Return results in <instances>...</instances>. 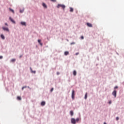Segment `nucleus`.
<instances>
[{
    "mask_svg": "<svg viewBox=\"0 0 124 124\" xmlns=\"http://www.w3.org/2000/svg\"><path fill=\"white\" fill-rule=\"evenodd\" d=\"M3 57L2 56H0V60H1Z\"/></svg>",
    "mask_w": 124,
    "mask_h": 124,
    "instance_id": "nucleus-29",
    "label": "nucleus"
},
{
    "mask_svg": "<svg viewBox=\"0 0 124 124\" xmlns=\"http://www.w3.org/2000/svg\"><path fill=\"white\" fill-rule=\"evenodd\" d=\"M53 91H54V88H52L50 90V92L52 93V92H53Z\"/></svg>",
    "mask_w": 124,
    "mask_h": 124,
    "instance_id": "nucleus-26",
    "label": "nucleus"
},
{
    "mask_svg": "<svg viewBox=\"0 0 124 124\" xmlns=\"http://www.w3.org/2000/svg\"><path fill=\"white\" fill-rule=\"evenodd\" d=\"M23 88H24V89H26V88H27V86H23Z\"/></svg>",
    "mask_w": 124,
    "mask_h": 124,
    "instance_id": "nucleus-36",
    "label": "nucleus"
},
{
    "mask_svg": "<svg viewBox=\"0 0 124 124\" xmlns=\"http://www.w3.org/2000/svg\"><path fill=\"white\" fill-rule=\"evenodd\" d=\"M88 98V93H85V96H84V99H87Z\"/></svg>",
    "mask_w": 124,
    "mask_h": 124,
    "instance_id": "nucleus-19",
    "label": "nucleus"
},
{
    "mask_svg": "<svg viewBox=\"0 0 124 124\" xmlns=\"http://www.w3.org/2000/svg\"><path fill=\"white\" fill-rule=\"evenodd\" d=\"M27 88H28V89H31V88H30V86H28Z\"/></svg>",
    "mask_w": 124,
    "mask_h": 124,
    "instance_id": "nucleus-38",
    "label": "nucleus"
},
{
    "mask_svg": "<svg viewBox=\"0 0 124 124\" xmlns=\"http://www.w3.org/2000/svg\"><path fill=\"white\" fill-rule=\"evenodd\" d=\"M0 37L3 39V40H4L5 39V37L4 36V34H1L0 35Z\"/></svg>",
    "mask_w": 124,
    "mask_h": 124,
    "instance_id": "nucleus-11",
    "label": "nucleus"
},
{
    "mask_svg": "<svg viewBox=\"0 0 124 124\" xmlns=\"http://www.w3.org/2000/svg\"><path fill=\"white\" fill-rule=\"evenodd\" d=\"M25 11V8H23L22 10H20V13H24V11Z\"/></svg>",
    "mask_w": 124,
    "mask_h": 124,
    "instance_id": "nucleus-18",
    "label": "nucleus"
},
{
    "mask_svg": "<svg viewBox=\"0 0 124 124\" xmlns=\"http://www.w3.org/2000/svg\"><path fill=\"white\" fill-rule=\"evenodd\" d=\"M80 38H81V39H84V36H81L80 37Z\"/></svg>",
    "mask_w": 124,
    "mask_h": 124,
    "instance_id": "nucleus-31",
    "label": "nucleus"
},
{
    "mask_svg": "<svg viewBox=\"0 0 124 124\" xmlns=\"http://www.w3.org/2000/svg\"><path fill=\"white\" fill-rule=\"evenodd\" d=\"M58 8H60V7H62L63 10L65 9V5L64 4H58L57 6Z\"/></svg>",
    "mask_w": 124,
    "mask_h": 124,
    "instance_id": "nucleus-1",
    "label": "nucleus"
},
{
    "mask_svg": "<svg viewBox=\"0 0 124 124\" xmlns=\"http://www.w3.org/2000/svg\"><path fill=\"white\" fill-rule=\"evenodd\" d=\"M71 123L72 124H76V120L75 119V118H71Z\"/></svg>",
    "mask_w": 124,
    "mask_h": 124,
    "instance_id": "nucleus-4",
    "label": "nucleus"
},
{
    "mask_svg": "<svg viewBox=\"0 0 124 124\" xmlns=\"http://www.w3.org/2000/svg\"><path fill=\"white\" fill-rule=\"evenodd\" d=\"M20 24L22 26H25V27L27 26V23L25 21H21Z\"/></svg>",
    "mask_w": 124,
    "mask_h": 124,
    "instance_id": "nucleus-7",
    "label": "nucleus"
},
{
    "mask_svg": "<svg viewBox=\"0 0 124 124\" xmlns=\"http://www.w3.org/2000/svg\"><path fill=\"white\" fill-rule=\"evenodd\" d=\"M45 104H46V102H45V101H43L41 103V106H45Z\"/></svg>",
    "mask_w": 124,
    "mask_h": 124,
    "instance_id": "nucleus-9",
    "label": "nucleus"
},
{
    "mask_svg": "<svg viewBox=\"0 0 124 124\" xmlns=\"http://www.w3.org/2000/svg\"><path fill=\"white\" fill-rule=\"evenodd\" d=\"M5 26H7V27H8V24H7V23H5Z\"/></svg>",
    "mask_w": 124,
    "mask_h": 124,
    "instance_id": "nucleus-28",
    "label": "nucleus"
},
{
    "mask_svg": "<svg viewBox=\"0 0 124 124\" xmlns=\"http://www.w3.org/2000/svg\"><path fill=\"white\" fill-rule=\"evenodd\" d=\"M79 55V52L76 53V56H78Z\"/></svg>",
    "mask_w": 124,
    "mask_h": 124,
    "instance_id": "nucleus-32",
    "label": "nucleus"
},
{
    "mask_svg": "<svg viewBox=\"0 0 124 124\" xmlns=\"http://www.w3.org/2000/svg\"><path fill=\"white\" fill-rule=\"evenodd\" d=\"M9 10L10 11H11V12H12V13H13L14 14L15 13L14 10L11 9V8H9Z\"/></svg>",
    "mask_w": 124,
    "mask_h": 124,
    "instance_id": "nucleus-17",
    "label": "nucleus"
},
{
    "mask_svg": "<svg viewBox=\"0 0 124 124\" xmlns=\"http://www.w3.org/2000/svg\"><path fill=\"white\" fill-rule=\"evenodd\" d=\"M22 55H20L19 56V59H21V58H22Z\"/></svg>",
    "mask_w": 124,
    "mask_h": 124,
    "instance_id": "nucleus-35",
    "label": "nucleus"
},
{
    "mask_svg": "<svg viewBox=\"0 0 124 124\" xmlns=\"http://www.w3.org/2000/svg\"><path fill=\"white\" fill-rule=\"evenodd\" d=\"M51 1H52V2H56L57 1V0H50Z\"/></svg>",
    "mask_w": 124,
    "mask_h": 124,
    "instance_id": "nucleus-24",
    "label": "nucleus"
},
{
    "mask_svg": "<svg viewBox=\"0 0 124 124\" xmlns=\"http://www.w3.org/2000/svg\"><path fill=\"white\" fill-rule=\"evenodd\" d=\"M119 117H117L116 118V121H119Z\"/></svg>",
    "mask_w": 124,
    "mask_h": 124,
    "instance_id": "nucleus-30",
    "label": "nucleus"
},
{
    "mask_svg": "<svg viewBox=\"0 0 124 124\" xmlns=\"http://www.w3.org/2000/svg\"><path fill=\"white\" fill-rule=\"evenodd\" d=\"M38 42L40 44V45H41V46H42V45H43V44L42 43H41V39H38Z\"/></svg>",
    "mask_w": 124,
    "mask_h": 124,
    "instance_id": "nucleus-10",
    "label": "nucleus"
},
{
    "mask_svg": "<svg viewBox=\"0 0 124 124\" xmlns=\"http://www.w3.org/2000/svg\"><path fill=\"white\" fill-rule=\"evenodd\" d=\"M104 124H107V123H106V122H104Z\"/></svg>",
    "mask_w": 124,
    "mask_h": 124,
    "instance_id": "nucleus-39",
    "label": "nucleus"
},
{
    "mask_svg": "<svg viewBox=\"0 0 124 124\" xmlns=\"http://www.w3.org/2000/svg\"><path fill=\"white\" fill-rule=\"evenodd\" d=\"M71 96L72 99L74 100V99H75V91H74V90H72Z\"/></svg>",
    "mask_w": 124,
    "mask_h": 124,
    "instance_id": "nucleus-2",
    "label": "nucleus"
},
{
    "mask_svg": "<svg viewBox=\"0 0 124 124\" xmlns=\"http://www.w3.org/2000/svg\"><path fill=\"white\" fill-rule=\"evenodd\" d=\"M9 20L10 21H11V22H12V23H13V24H16V22L15 21V20H14V19H13V18H12L11 16L9 17Z\"/></svg>",
    "mask_w": 124,
    "mask_h": 124,
    "instance_id": "nucleus-6",
    "label": "nucleus"
},
{
    "mask_svg": "<svg viewBox=\"0 0 124 124\" xmlns=\"http://www.w3.org/2000/svg\"><path fill=\"white\" fill-rule=\"evenodd\" d=\"M67 41H68V39H67Z\"/></svg>",
    "mask_w": 124,
    "mask_h": 124,
    "instance_id": "nucleus-41",
    "label": "nucleus"
},
{
    "mask_svg": "<svg viewBox=\"0 0 124 124\" xmlns=\"http://www.w3.org/2000/svg\"><path fill=\"white\" fill-rule=\"evenodd\" d=\"M74 9L72 7H70V12H73Z\"/></svg>",
    "mask_w": 124,
    "mask_h": 124,
    "instance_id": "nucleus-20",
    "label": "nucleus"
},
{
    "mask_svg": "<svg viewBox=\"0 0 124 124\" xmlns=\"http://www.w3.org/2000/svg\"><path fill=\"white\" fill-rule=\"evenodd\" d=\"M87 26L88 27H89V28H93V24L90 23H87Z\"/></svg>",
    "mask_w": 124,
    "mask_h": 124,
    "instance_id": "nucleus-8",
    "label": "nucleus"
},
{
    "mask_svg": "<svg viewBox=\"0 0 124 124\" xmlns=\"http://www.w3.org/2000/svg\"><path fill=\"white\" fill-rule=\"evenodd\" d=\"M122 84L124 86V81L123 82Z\"/></svg>",
    "mask_w": 124,
    "mask_h": 124,
    "instance_id": "nucleus-40",
    "label": "nucleus"
},
{
    "mask_svg": "<svg viewBox=\"0 0 124 124\" xmlns=\"http://www.w3.org/2000/svg\"><path fill=\"white\" fill-rule=\"evenodd\" d=\"M74 44H75V42H72V43H71V44H70L71 45H74Z\"/></svg>",
    "mask_w": 124,
    "mask_h": 124,
    "instance_id": "nucleus-25",
    "label": "nucleus"
},
{
    "mask_svg": "<svg viewBox=\"0 0 124 124\" xmlns=\"http://www.w3.org/2000/svg\"><path fill=\"white\" fill-rule=\"evenodd\" d=\"M64 54L65 56H67L68 55H69V52H68V51H65Z\"/></svg>",
    "mask_w": 124,
    "mask_h": 124,
    "instance_id": "nucleus-16",
    "label": "nucleus"
},
{
    "mask_svg": "<svg viewBox=\"0 0 124 124\" xmlns=\"http://www.w3.org/2000/svg\"><path fill=\"white\" fill-rule=\"evenodd\" d=\"M16 61V59H13L11 60V62H15Z\"/></svg>",
    "mask_w": 124,
    "mask_h": 124,
    "instance_id": "nucleus-22",
    "label": "nucleus"
},
{
    "mask_svg": "<svg viewBox=\"0 0 124 124\" xmlns=\"http://www.w3.org/2000/svg\"><path fill=\"white\" fill-rule=\"evenodd\" d=\"M73 74L74 76H76V75H77V72L76 71V70H74Z\"/></svg>",
    "mask_w": 124,
    "mask_h": 124,
    "instance_id": "nucleus-14",
    "label": "nucleus"
},
{
    "mask_svg": "<svg viewBox=\"0 0 124 124\" xmlns=\"http://www.w3.org/2000/svg\"><path fill=\"white\" fill-rule=\"evenodd\" d=\"M118 88H119V87L116 86L114 87V89L116 90V89H118Z\"/></svg>",
    "mask_w": 124,
    "mask_h": 124,
    "instance_id": "nucleus-27",
    "label": "nucleus"
},
{
    "mask_svg": "<svg viewBox=\"0 0 124 124\" xmlns=\"http://www.w3.org/2000/svg\"><path fill=\"white\" fill-rule=\"evenodd\" d=\"M109 104H111V103H112V102H111V101H110L109 102H108Z\"/></svg>",
    "mask_w": 124,
    "mask_h": 124,
    "instance_id": "nucleus-34",
    "label": "nucleus"
},
{
    "mask_svg": "<svg viewBox=\"0 0 124 124\" xmlns=\"http://www.w3.org/2000/svg\"><path fill=\"white\" fill-rule=\"evenodd\" d=\"M2 29L3 31H4L9 32V29H8V28H7V27H2Z\"/></svg>",
    "mask_w": 124,
    "mask_h": 124,
    "instance_id": "nucleus-5",
    "label": "nucleus"
},
{
    "mask_svg": "<svg viewBox=\"0 0 124 124\" xmlns=\"http://www.w3.org/2000/svg\"><path fill=\"white\" fill-rule=\"evenodd\" d=\"M70 115L72 117L74 115V112H73V110H71L70 111Z\"/></svg>",
    "mask_w": 124,
    "mask_h": 124,
    "instance_id": "nucleus-13",
    "label": "nucleus"
},
{
    "mask_svg": "<svg viewBox=\"0 0 124 124\" xmlns=\"http://www.w3.org/2000/svg\"><path fill=\"white\" fill-rule=\"evenodd\" d=\"M42 6H43V7H44V8H47V5H46L45 3L43 2L42 3Z\"/></svg>",
    "mask_w": 124,
    "mask_h": 124,
    "instance_id": "nucleus-12",
    "label": "nucleus"
},
{
    "mask_svg": "<svg viewBox=\"0 0 124 124\" xmlns=\"http://www.w3.org/2000/svg\"><path fill=\"white\" fill-rule=\"evenodd\" d=\"M30 69H31V73H34V74H35V73H36V71H33L32 69H31V67H30Z\"/></svg>",
    "mask_w": 124,
    "mask_h": 124,
    "instance_id": "nucleus-15",
    "label": "nucleus"
},
{
    "mask_svg": "<svg viewBox=\"0 0 124 124\" xmlns=\"http://www.w3.org/2000/svg\"><path fill=\"white\" fill-rule=\"evenodd\" d=\"M24 89H25V88H24V87H23L22 88V91L24 90Z\"/></svg>",
    "mask_w": 124,
    "mask_h": 124,
    "instance_id": "nucleus-37",
    "label": "nucleus"
},
{
    "mask_svg": "<svg viewBox=\"0 0 124 124\" xmlns=\"http://www.w3.org/2000/svg\"><path fill=\"white\" fill-rule=\"evenodd\" d=\"M112 94L114 97H117V91L116 90H114L113 91Z\"/></svg>",
    "mask_w": 124,
    "mask_h": 124,
    "instance_id": "nucleus-3",
    "label": "nucleus"
},
{
    "mask_svg": "<svg viewBox=\"0 0 124 124\" xmlns=\"http://www.w3.org/2000/svg\"><path fill=\"white\" fill-rule=\"evenodd\" d=\"M79 121H80V118H77L76 119V123H78Z\"/></svg>",
    "mask_w": 124,
    "mask_h": 124,
    "instance_id": "nucleus-21",
    "label": "nucleus"
},
{
    "mask_svg": "<svg viewBox=\"0 0 124 124\" xmlns=\"http://www.w3.org/2000/svg\"><path fill=\"white\" fill-rule=\"evenodd\" d=\"M57 75H60V72H57Z\"/></svg>",
    "mask_w": 124,
    "mask_h": 124,
    "instance_id": "nucleus-33",
    "label": "nucleus"
},
{
    "mask_svg": "<svg viewBox=\"0 0 124 124\" xmlns=\"http://www.w3.org/2000/svg\"><path fill=\"white\" fill-rule=\"evenodd\" d=\"M17 100H21L22 98H21V96H17Z\"/></svg>",
    "mask_w": 124,
    "mask_h": 124,
    "instance_id": "nucleus-23",
    "label": "nucleus"
}]
</instances>
